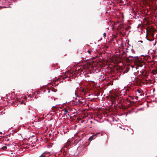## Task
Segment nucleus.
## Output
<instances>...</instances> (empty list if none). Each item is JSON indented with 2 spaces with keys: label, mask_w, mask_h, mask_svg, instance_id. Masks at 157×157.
I'll list each match as a JSON object with an SVG mask.
<instances>
[{
  "label": "nucleus",
  "mask_w": 157,
  "mask_h": 157,
  "mask_svg": "<svg viewBox=\"0 0 157 157\" xmlns=\"http://www.w3.org/2000/svg\"><path fill=\"white\" fill-rule=\"evenodd\" d=\"M72 102V104L73 105H77L78 104V101H74L73 100L71 101Z\"/></svg>",
  "instance_id": "423d86ee"
},
{
  "label": "nucleus",
  "mask_w": 157,
  "mask_h": 157,
  "mask_svg": "<svg viewBox=\"0 0 157 157\" xmlns=\"http://www.w3.org/2000/svg\"><path fill=\"white\" fill-rule=\"evenodd\" d=\"M77 148V149H78V147Z\"/></svg>",
  "instance_id": "c85d7f7f"
},
{
  "label": "nucleus",
  "mask_w": 157,
  "mask_h": 157,
  "mask_svg": "<svg viewBox=\"0 0 157 157\" xmlns=\"http://www.w3.org/2000/svg\"><path fill=\"white\" fill-rule=\"evenodd\" d=\"M75 128L77 127H78V125H75Z\"/></svg>",
  "instance_id": "6ab92c4d"
},
{
  "label": "nucleus",
  "mask_w": 157,
  "mask_h": 157,
  "mask_svg": "<svg viewBox=\"0 0 157 157\" xmlns=\"http://www.w3.org/2000/svg\"><path fill=\"white\" fill-rule=\"evenodd\" d=\"M11 135V134H10L8 136H7V137H8V136H10V135Z\"/></svg>",
  "instance_id": "4be33fe9"
},
{
  "label": "nucleus",
  "mask_w": 157,
  "mask_h": 157,
  "mask_svg": "<svg viewBox=\"0 0 157 157\" xmlns=\"http://www.w3.org/2000/svg\"><path fill=\"white\" fill-rule=\"evenodd\" d=\"M137 91L139 93H140L141 92V91L139 90H137Z\"/></svg>",
  "instance_id": "f3484780"
},
{
  "label": "nucleus",
  "mask_w": 157,
  "mask_h": 157,
  "mask_svg": "<svg viewBox=\"0 0 157 157\" xmlns=\"http://www.w3.org/2000/svg\"><path fill=\"white\" fill-rule=\"evenodd\" d=\"M79 91L81 92L82 96L86 94V90H84V86H82L80 83H79Z\"/></svg>",
  "instance_id": "7ed1b4c3"
},
{
  "label": "nucleus",
  "mask_w": 157,
  "mask_h": 157,
  "mask_svg": "<svg viewBox=\"0 0 157 157\" xmlns=\"http://www.w3.org/2000/svg\"><path fill=\"white\" fill-rule=\"evenodd\" d=\"M75 95L76 97H78V96L77 95V94L76 93V90H75Z\"/></svg>",
  "instance_id": "ddd939ff"
},
{
  "label": "nucleus",
  "mask_w": 157,
  "mask_h": 157,
  "mask_svg": "<svg viewBox=\"0 0 157 157\" xmlns=\"http://www.w3.org/2000/svg\"><path fill=\"white\" fill-rule=\"evenodd\" d=\"M98 133H97L96 134H95V135H92V136H91L89 139V140H93L94 139V137L96 136V135H98Z\"/></svg>",
  "instance_id": "0eeeda50"
},
{
  "label": "nucleus",
  "mask_w": 157,
  "mask_h": 157,
  "mask_svg": "<svg viewBox=\"0 0 157 157\" xmlns=\"http://www.w3.org/2000/svg\"><path fill=\"white\" fill-rule=\"evenodd\" d=\"M64 114H66L67 113H68L69 112V111L67 109H65L64 110Z\"/></svg>",
  "instance_id": "1a4fd4ad"
},
{
  "label": "nucleus",
  "mask_w": 157,
  "mask_h": 157,
  "mask_svg": "<svg viewBox=\"0 0 157 157\" xmlns=\"http://www.w3.org/2000/svg\"><path fill=\"white\" fill-rule=\"evenodd\" d=\"M77 98H75V100H77Z\"/></svg>",
  "instance_id": "b1692460"
},
{
  "label": "nucleus",
  "mask_w": 157,
  "mask_h": 157,
  "mask_svg": "<svg viewBox=\"0 0 157 157\" xmlns=\"http://www.w3.org/2000/svg\"><path fill=\"white\" fill-rule=\"evenodd\" d=\"M73 72H68L65 73L66 76L63 78V80L64 79L67 78V80L69 81V78H68L69 77H71L72 76L74 77H78V69L77 70V68H74L73 69Z\"/></svg>",
  "instance_id": "f03ea898"
},
{
  "label": "nucleus",
  "mask_w": 157,
  "mask_h": 157,
  "mask_svg": "<svg viewBox=\"0 0 157 157\" xmlns=\"http://www.w3.org/2000/svg\"><path fill=\"white\" fill-rule=\"evenodd\" d=\"M126 54V53L125 52H123V53L121 54L122 56H124V55Z\"/></svg>",
  "instance_id": "9b49d317"
},
{
  "label": "nucleus",
  "mask_w": 157,
  "mask_h": 157,
  "mask_svg": "<svg viewBox=\"0 0 157 157\" xmlns=\"http://www.w3.org/2000/svg\"><path fill=\"white\" fill-rule=\"evenodd\" d=\"M103 36H104V38H105V37H106V33H103Z\"/></svg>",
  "instance_id": "2eb2a0df"
},
{
  "label": "nucleus",
  "mask_w": 157,
  "mask_h": 157,
  "mask_svg": "<svg viewBox=\"0 0 157 157\" xmlns=\"http://www.w3.org/2000/svg\"><path fill=\"white\" fill-rule=\"evenodd\" d=\"M81 119L79 118V121H81Z\"/></svg>",
  "instance_id": "5701e85b"
},
{
  "label": "nucleus",
  "mask_w": 157,
  "mask_h": 157,
  "mask_svg": "<svg viewBox=\"0 0 157 157\" xmlns=\"http://www.w3.org/2000/svg\"><path fill=\"white\" fill-rule=\"evenodd\" d=\"M68 115H69V114H67Z\"/></svg>",
  "instance_id": "c756f323"
},
{
  "label": "nucleus",
  "mask_w": 157,
  "mask_h": 157,
  "mask_svg": "<svg viewBox=\"0 0 157 157\" xmlns=\"http://www.w3.org/2000/svg\"><path fill=\"white\" fill-rule=\"evenodd\" d=\"M139 42H141V43H143V41H142V40L139 41Z\"/></svg>",
  "instance_id": "aec40b11"
},
{
  "label": "nucleus",
  "mask_w": 157,
  "mask_h": 157,
  "mask_svg": "<svg viewBox=\"0 0 157 157\" xmlns=\"http://www.w3.org/2000/svg\"><path fill=\"white\" fill-rule=\"evenodd\" d=\"M78 64V63H77V64ZM77 66H78V64H77V65H76V66L75 67H77Z\"/></svg>",
  "instance_id": "a878e982"
},
{
  "label": "nucleus",
  "mask_w": 157,
  "mask_h": 157,
  "mask_svg": "<svg viewBox=\"0 0 157 157\" xmlns=\"http://www.w3.org/2000/svg\"><path fill=\"white\" fill-rule=\"evenodd\" d=\"M82 62H82V60H81V61H79V64H80Z\"/></svg>",
  "instance_id": "a211bd4d"
},
{
  "label": "nucleus",
  "mask_w": 157,
  "mask_h": 157,
  "mask_svg": "<svg viewBox=\"0 0 157 157\" xmlns=\"http://www.w3.org/2000/svg\"><path fill=\"white\" fill-rule=\"evenodd\" d=\"M131 52L132 54L135 53V51L132 49H131Z\"/></svg>",
  "instance_id": "9d476101"
},
{
  "label": "nucleus",
  "mask_w": 157,
  "mask_h": 157,
  "mask_svg": "<svg viewBox=\"0 0 157 157\" xmlns=\"http://www.w3.org/2000/svg\"><path fill=\"white\" fill-rule=\"evenodd\" d=\"M77 120H78V118H77Z\"/></svg>",
  "instance_id": "bb28decb"
},
{
  "label": "nucleus",
  "mask_w": 157,
  "mask_h": 157,
  "mask_svg": "<svg viewBox=\"0 0 157 157\" xmlns=\"http://www.w3.org/2000/svg\"><path fill=\"white\" fill-rule=\"evenodd\" d=\"M49 153L50 152H48L47 153L46 152H45L42 153L39 157H48V155H48Z\"/></svg>",
  "instance_id": "39448f33"
},
{
  "label": "nucleus",
  "mask_w": 157,
  "mask_h": 157,
  "mask_svg": "<svg viewBox=\"0 0 157 157\" xmlns=\"http://www.w3.org/2000/svg\"><path fill=\"white\" fill-rule=\"evenodd\" d=\"M2 132H0V134H2Z\"/></svg>",
  "instance_id": "393cba45"
},
{
  "label": "nucleus",
  "mask_w": 157,
  "mask_h": 157,
  "mask_svg": "<svg viewBox=\"0 0 157 157\" xmlns=\"http://www.w3.org/2000/svg\"><path fill=\"white\" fill-rule=\"evenodd\" d=\"M129 57H131L132 58L133 60H134L135 65L137 67H135L134 66L132 65L131 67L132 68H135L136 69H138L137 67H142L143 66L144 67H145L144 62L139 59L138 56H129Z\"/></svg>",
  "instance_id": "f257e3e1"
},
{
  "label": "nucleus",
  "mask_w": 157,
  "mask_h": 157,
  "mask_svg": "<svg viewBox=\"0 0 157 157\" xmlns=\"http://www.w3.org/2000/svg\"><path fill=\"white\" fill-rule=\"evenodd\" d=\"M147 40H148L150 41H153L154 40L153 39H150L148 38H147Z\"/></svg>",
  "instance_id": "f8f14e48"
},
{
  "label": "nucleus",
  "mask_w": 157,
  "mask_h": 157,
  "mask_svg": "<svg viewBox=\"0 0 157 157\" xmlns=\"http://www.w3.org/2000/svg\"><path fill=\"white\" fill-rule=\"evenodd\" d=\"M2 8H3V7H2V6H1V7H0V9H2Z\"/></svg>",
  "instance_id": "412c9836"
},
{
  "label": "nucleus",
  "mask_w": 157,
  "mask_h": 157,
  "mask_svg": "<svg viewBox=\"0 0 157 157\" xmlns=\"http://www.w3.org/2000/svg\"><path fill=\"white\" fill-rule=\"evenodd\" d=\"M156 41H155L154 43H153V45L154 46H155V45L156 44Z\"/></svg>",
  "instance_id": "dca6fc26"
},
{
  "label": "nucleus",
  "mask_w": 157,
  "mask_h": 157,
  "mask_svg": "<svg viewBox=\"0 0 157 157\" xmlns=\"http://www.w3.org/2000/svg\"><path fill=\"white\" fill-rule=\"evenodd\" d=\"M87 52H88V53L89 54H90L91 53V51H90V50H87Z\"/></svg>",
  "instance_id": "4468645a"
},
{
  "label": "nucleus",
  "mask_w": 157,
  "mask_h": 157,
  "mask_svg": "<svg viewBox=\"0 0 157 157\" xmlns=\"http://www.w3.org/2000/svg\"><path fill=\"white\" fill-rule=\"evenodd\" d=\"M76 89H78V87H77Z\"/></svg>",
  "instance_id": "7c9ffc66"
},
{
  "label": "nucleus",
  "mask_w": 157,
  "mask_h": 157,
  "mask_svg": "<svg viewBox=\"0 0 157 157\" xmlns=\"http://www.w3.org/2000/svg\"><path fill=\"white\" fill-rule=\"evenodd\" d=\"M5 147H6V146H5Z\"/></svg>",
  "instance_id": "2f4dec72"
},
{
  "label": "nucleus",
  "mask_w": 157,
  "mask_h": 157,
  "mask_svg": "<svg viewBox=\"0 0 157 157\" xmlns=\"http://www.w3.org/2000/svg\"><path fill=\"white\" fill-rule=\"evenodd\" d=\"M78 132L75 133L74 136V138L72 142V144L75 145H76L78 143V138L77 137V134Z\"/></svg>",
  "instance_id": "20e7f679"
},
{
  "label": "nucleus",
  "mask_w": 157,
  "mask_h": 157,
  "mask_svg": "<svg viewBox=\"0 0 157 157\" xmlns=\"http://www.w3.org/2000/svg\"><path fill=\"white\" fill-rule=\"evenodd\" d=\"M74 129H76V128H74Z\"/></svg>",
  "instance_id": "cd10ccee"
},
{
  "label": "nucleus",
  "mask_w": 157,
  "mask_h": 157,
  "mask_svg": "<svg viewBox=\"0 0 157 157\" xmlns=\"http://www.w3.org/2000/svg\"><path fill=\"white\" fill-rule=\"evenodd\" d=\"M82 97L81 96L80 97L79 95V105H80V104H82L83 102L82 101H80V100H81V99H82Z\"/></svg>",
  "instance_id": "6e6552de"
}]
</instances>
